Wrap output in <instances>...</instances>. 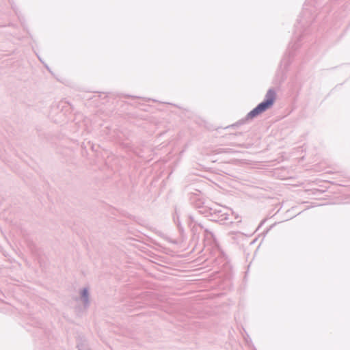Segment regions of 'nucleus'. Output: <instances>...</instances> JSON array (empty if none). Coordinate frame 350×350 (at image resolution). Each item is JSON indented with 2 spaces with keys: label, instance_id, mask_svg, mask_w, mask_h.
I'll return each instance as SVG.
<instances>
[{
  "label": "nucleus",
  "instance_id": "1a4fd4ad",
  "mask_svg": "<svg viewBox=\"0 0 350 350\" xmlns=\"http://www.w3.org/2000/svg\"><path fill=\"white\" fill-rule=\"evenodd\" d=\"M174 220L176 223L178 231L180 232V239H181L180 241L183 242L186 239V235L185 234L184 229H183V226H181L180 222L178 220V217H177V220L176 219L175 217H174Z\"/></svg>",
  "mask_w": 350,
  "mask_h": 350
},
{
  "label": "nucleus",
  "instance_id": "0eeeda50",
  "mask_svg": "<svg viewBox=\"0 0 350 350\" xmlns=\"http://www.w3.org/2000/svg\"><path fill=\"white\" fill-rule=\"evenodd\" d=\"M204 239L203 242L204 245H212L216 241L214 234L207 228H204Z\"/></svg>",
  "mask_w": 350,
  "mask_h": 350
},
{
  "label": "nucleus",
  "instance_id": "ddd939ff",
  "mask_svg": "<svg viewBox=\"0 0 350 350\" xmlns=\"http://www.w3.org/2000/svg\"><path fill=\"white\" fill-rule=\"evenodd\" d=\"M241 132H239V133H236L235 135H241Z\"/></svg>",
  "mask_w": 350,
  "mask_h": 350
},
{
  "label": "nucleus",
  "instance_id": "423d86ee",
  "mask_svg": "<svg viewBox=\"0 0 350 350\" xmlns=\"http://www.w3.org/2000/svg\"><path fill=\"white\" fill-rule=\"evenodd\" d=\"M79 297L81 301L83 302V305L85 309L90 306V291L88 287H83L80 289Z\"/></svg>",
  "mask_w": 350,
  "mask_h": 350
},
{
  "label": "nucleus",
  "instance_id": "f8f14e48",
  "mask_svg": "<svg viewBox=\"0 0 350 350\" xmlns=\"http://www.w3.org/2000/svg\"><path fill=\"white\" fill-rule=\"evenodd\" d=\"M271 227H272V226H270L269 228H267V230H266V233H267V232H268V231L270 230V228H271Z\"/></svg>",
  "mask_w": 350,
  "mask_h": 350
},
{
  "label": "nucleus",
  "instance_id": "6e6552de",
  "mask_svg": "<svg viewBox=\"0 0 350 350\" xmlns=\"http://www.w3.org/2000/svg\"><path fill=\"white\" fill-rule=\"evenodd\" d=\"M200 191L196 190V193H191L189 196V200L191 204H192L196 208V204L198 201H202V199L199 197Z\"/></svg>",
  "mask_w": 350,
  "mask_h": 350
},
{
  "label": "nucleus",
  "instance_id": "9b49d317",
  "mask_svg": "<svg viewBox=\"0 0 350 350\" xmlns=\"http://www.w3.org/2000/svg\"><path fill=\"white\" fill-rule=\"evenodd\" d=\"M265 219L262 220V221L260 222V224H259V226H258V228H259L260 227H261V226L264 224V223H265Z\"/></svg>",
  "mask_w": 350,
  "mask_h": 350
},
{
  "label": "nucleus",
  "instance_id": "39448f33",
  "mask_svg": "<svg viewBox=\"0 0 350 350\" xmlns=\"http://www.w3.org/2000/svg\"><path fill=\"white\" fill-rule=\"evenodd\" d=\"M202 229H204V226L202 225V224H199L198 226H196V224H195L191 227V231L192 236L191 239L189 240V247H191L192 251H193L196 248L198 244V242L200 241V231Z\"/></svg>",
  "mask_w": 350,
  "mask_h": 350
},
{
  "label": "nucleus",
  "instance_id": "9d476101",
  "mask_svg": "<svg viewBox=\"0 0 350 350\" xmlns=\"http://www.w3.org/2000/svg\"><path fill=\"white\" fill-rule=\"evenodd\" d=\"M196 224L198 226L200 223L197 222L192 215H189L187 219V224L191 228V227Z\"/></svg>",
  "mask_w": 350,
  "mask_h": 350
},
{
  "label": "nucleus",
  "instance_id": "7ed1b4c3",
  "mask_svg": "<svg viewBox=\"0 0 350 350\" xmlns=\"http://www.w3.org/2000/svg\"><path fill=\"white\" fill-rule=\"evenodd\" d=\"M317 17L316 14L312 13V10L308 8H304L299 18L297 19V24L295 25L296 29L299 27L306 28L312 25Z\"/></svg>",
  "mask_w": 350,
  "mask_h": 350
},
{
  "label": "nucleus",
  "instance_id": "20e7f679",
  "mask_svg": "<svg viewBox=\"0 0 350 350\" xmlns=\"http://www.w3.org/2000/svg\"><path fill=\"white\" fill-rule=\"evenodd\" d=\"M305 31L306 30H304L301 34H299L298 36L297 41L292 44L291 49H289L286 53V54L284 55V57L281 60L280 66H284V69H287V68L291 64V59L295 55V51L299 47V42L301 41L302 37L306 33Z\"/></svg>",
  "mask_w": 350,
  "mask_h": 350
},
{
  "label": "nucleus",
  "instance_id": "f257e3e1",
  "mask_svg": "<svg viewBox=\"0 0 350 350\" xmlns=\"http://www.w3.org/2000/svg\"><path fill=\"white\" fill-rule=\"evenodd\" d=\"M276 99V92L275 91L271 88L269 89L262 102L258 103L254 109H252L246 116L238 121L237 123L232 124L231 127H236L239 125H241L245 124L247 121L250 120H253L254 118L258 117L259 115L266 111L267 109L271 108L275 103Z\"/></svg>",
  "mask_w": 350,
  "mask_h": 350
},
{
  "label": "nucleus",
  "instance_id": "f03ea898",
  "mask_svg": "<svg viewBox=\"0 0 350 350\" xmlns=\"http://www.w3.org/2000/svg\"><path fill=\"white\" fill-rule=\"evenodd\" d=\"M203 201H198L196 204V208H198L200 214L205 217H209L211 221L219 222L223 224H226V221L229 220V215L226 213H223L222 208H213L207 206H204Z\"/></svg>",
  "mask_w": 350,
  "mask_h": 350
}]
</instances>
